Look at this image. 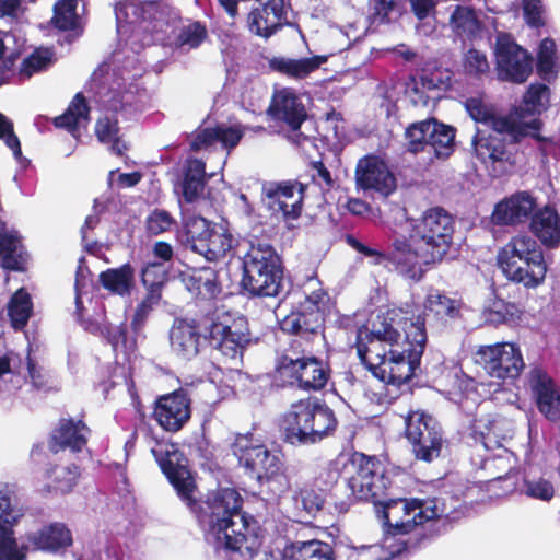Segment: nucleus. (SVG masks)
I'll use <instances>...</instances> for the list:
<instances>
[{
  "mask_svg": "<svg viewBox=\"0 0 560 560\" xmlns=\"http://www.w3.org/2000/svg\"><path fill=\"white\" fill-rule=\"evenodd\" d=\"M178 498L196 517L200 528L215 540L217 547L229 560H250L258 552L261 540L257 522L243 512V497L234 488L209 491L197 500V483L187 465V457H155Z\"/></svg>",
  "mask_w": 560,
  "mask_h": 560,
  "instance_id": "nucleus-1",
  "label": "nucleus"
},
{
  "mask_svg": "<svg viewBox=\"0 0 560 560\" xmlns=\"http://www.w3.org/2000/svg\"><path fill=\"white\" fill-rule=\"evenodd\" d=\"M353 482L361 498L371 499L386 536L412 535L402 542V550L407 552L429 546L448 530L455 518L452 514L457 506L447 509L439 498H392L388 493L389 480L381 462L374 472V482H368L366 475L355 477Z\"/></svg>",
  "mask_w": 560,
  "mask_h": 560,
  "instance_id": "nucleus-2",
  "label": "nucleus"
},
{
  "mask_svg": "<svg viewBox=\"0 0 560 560\" xmlns=\"http://www.w3.org/2000/svg\"><path fill=\"white\" fill-rule=\"evenodd\" d=\"M276 377L283 384L305 392L324 389L331 376L327 361L313 353V343L302 338H293L277 357Z\"/></svg>",
  "mask_w": 560,
  "mask_h": 560,
  "instance_id": "nucleus-3",
  "label": "nucleus"
},
{
  "mask_svg": "<svg viewBox=\"0 0 560 560\" xmlns=\"http://www.w3.org/2000/svg\"><path fill=\"white\" fill-rule=\"evenodd\" d=\"M498 265L505 278L526 289L544 283L548 270L540 244L528 235L513 236L498 253Z\"/></svg>",
  "mask_w": 560,
  "mask_h": 560,
  "instance_id": "nucleus-4",
  "label": "nucleus"
},
{
  "mask_svg": "<svg viewBox=\"0 0 560 560\" xmlns=\"http://www.w3.org/2000/svg\"><path fill=\"white\" fill-rule=\"evenodd\" d=\"M284 266L267 242L252 243L243 260L242 288L253 298H276L282 290Z\"/></svg>",
  "mask_w": 560,
  "mask_h": 560,
  "instance_id": "nucleus-5",
  "label": "nucleus"
},
{
  "mask_svg": "<svg viewBox=\"0 0 560 560\" xmlns=\"http://www.w3.org/2000/svg\"><path fill=\"white\" fill-rule=\"evenodd\" d=\"M407 315L401 308H389L372 330L365 325L358 328L354 342L357 355L372 375L374 366H382L387 358L392 343H397L402 334L409 330L411 323Z\"/></svg>",
  "mask_w": 560,
  "mask_h": 560,
  "instance_id": "nucleus-6",
  "label": "nucleus"
},
{
  "mask_svg": "<svg viewBox=\"0 0 560 560\" xmlns=\"http://www.w3.org/2000/svg\"><path fill=\"white\" fill-rule=\"evenodd\" d=\"M428 336L422 327L409 324L397 343L388 348V355L382 366H374L373 376L381 382L399 387L408 383L420 368Z\"/></svg>",
  "mask_w": 560,
  "mask_h": 560,
  "instance_id": "nucleus-7",
  "label": "nucleus"
},
{
  "mask_svg": "<svg viewBox=\"0 0 560 560\" xmlns=\"http://www.w3.org/2000/svg\"><path fill=\"white\" fill-rule=\"evenodd\" d=\"M346 243L355 252L364 255L365 257H373L375 265L388 262L395 269L413 280H420L423 273L421 265H435L438 264L431 255L425 254V248L419 242H416L409 235V238L400 237L392 242L388 252H382L372 248L352 234H346Z\"/></svg>",
  "mask_w": 560,
  "mask_h": 560,
  "instance_id": "nucleus-8",
  "label": "nucleus"
},
{
  "mask_svg": "<svg viewBox=\"0 0 560 560\" xmlns=\"http://www.w3.org/2000/svg\"><path fill=\"white\" fill-rule=\"evenodd\" d=\"M456 219L445 208L433 206L425 209L412 225L410 236L425 248L438 264L450 254L454 245Z\"/></svg>",
  "mask_w": 560,
  "mask_h": 560,
  "instance_id": "nucleus-9",
  "label": "nucleus"
},
{
  "mask_svg": "<svg viewBox=\"0 0 560 560\" xmlns=\"http://www.w3.org/2000/svg\"><path fill=\"white\" fill-rule=\"evenodd\" d=\"M329 300L328 292L322 288L305 294L298 306L279 322L280 330L313 343L324 330Z\"/></svg>",
  "mask_w": 560,
  "mask_h": 560,
  "instance_id": "nucleus-10",
  "label": "nucleus"
},
{
  "mask_svg": "<svg viewBox=\"0 0 560 560\" xmlns=\"http://www.w3.org/2000/svg\"><path fill=\"white\" fill-rule=\"evenodd\" d=\"M475 355L476 363L482 366L490 377L502 382L516 380L525 369L521 348L514 342L502 341L479 346Z\"/></svg>",
  "mask_w": 560,
  "mask_h": 560,
  "instance_id": "nucleus-11",
  "label": "nucleus"
},
{
  "mask_svg": "<svg viewBox=\"0 0 560 560\" xmlns=\"http://www.w3.org/2000/svg\"><path fill=\"white\" fill-rule=\"evenodd\" d=\"M209 345L228 359H241L252 341L248 322L238 316L228 320H212L208 328Z\"/></svg>",
  "mask_w": 560,
  "mask_h": 560,
  "instance_id": "nucleus-12",
  "label": "nucleus"
},
{
  "mask_svg": "<svg viewBox=\"0 0 560 560\" xmlns=\"http://www.w3.org/2000/svg\"><path fill=\"white\" fill-rule=\"evenodd\" d=\"M495 68L501 81L524 83L533 71V57L510 34L501 33L495 42Z\"/></svg>",
  "mask_w": 560,
  "mask_h": 560,
  "instance_id": "nucleus-13",
  "label": "nucleus"
},
{
  "mask_svg": "<svg viewBox=\"0 0 560 560\" xmlns=\"http://www.w3.org/2000/svg\"><path fill=\"white\" fill-rule=\"evenodd\" d=\"M405 435L415 455H439L446 439L441 423L430 413L410 411L405 420Z\"/></svg>",
  "mask_w": 560,
  "mask_h": 560,
  "instance_id": "nucleus-14",
  "label": "nucleus"
},
{
  "mask_svg": "<svg viewBox=\"0 0 560 560\" xmlns=\"http://www.w3.org/2000/svg\"><path fill=\"white\" fill-rule=\"evenodd\" d=\"M348 464L355 468V472L348 480V486L336 485L323 488L326 491L329 513L345 514L358 501L371 502V499H363L359 495L353 480L355 477H363L364 472H370L366 474L368 482H374V472L376 474L380 465L378 457H349L343 466L346 467Z\"/></svg>",
  "mask_w": 560,
  "mask_h": 560,
  "instance_id": "nucleus-15",
  "label": "nucleus"
},
{
  "mask_svg": "<svg viewBox=\"0 0 560 560\" xmlns=\"http://www.w3.org/2000/svg\"><path fill=\"white\" fill-rule=\"evenodd\" d=\"M464 302L462 299L450 296L445 291L430 289L423 301V312L416 319L409 317L413 326L422 327L427 332L425 325L442 330L462 318Z\"/></svg>",
  "mask_w": 560,
  "mask_h": 560,
  "instance_id": "nucleus-16",
  "label": "nucleus"
},
{
  "mask_svg": "<svg viewBox=\"0 0 560 560\" xmlns=\"http://www.w3.org/2000/svg\"><path fill=\"white\" fill-rule=\"evenodd\" d=\"M358 189L387 197L397 187L396 176L389 168L385 155L368 153L360 158L354 168Z\"/></svg>",
  "mask_w": 560,
  "mask_h": 560,
  "instance_id": "nucleus-17",
  "label": "nucleus"
},
{
  "mask_svg": "<svg viewBox=\"0 0 560 560\" xmlns=\"http://www.w3.org/2000/svg\"><path fill=\"white\" fill-rule=\"evenodd\" d=\"M23 514L14 492L8 485H0V560H26L12 529Z\"/></svg>",
  "mask_w": 560,
  "mask_h": 560,
  "instance_id": "nucleus-18",
  "label": "nucleus"
},
{
  "mask_svg": "<svg viewBox=\"0 0 560 560\" xmlns=\"http://www.w3.org/2000/svg\"><path fill=\"white\" fill-rule=\"evenodd\" d=\"M153 417L165 431H179L191 417L189 390L180 387L159 396L154 402Z\"/></svg>",
  "mask_w": 560,
  "mask_h": 560,
  "instance_id": "nucleus-19",
  "label": "nucleus"
},
{
  "mask_svg": "<svg viewBox=\"0 0 560 560\" xmlns=\"http://www.w3.org/2000/svg\"><path fill=\"white\" fill-rule=\"evenodd\" d=\"M306 189L307 185L299 180H282L270 183L264 192L271 211L280 212L284 221H293L302 214Z\"/></svg>",
  "mask_w": 560,
  "mask_h": 560,
  "instance_id": "nucleus-20",
  "label": "nucleus"
},
{
  "mask_svg": "<svg viewBox=\"0 0 560 560\" xmlns=\"http://www.w3.org/2000/svg\"><path fill=\"white\" fill-rule=\"evenodd\" d=\"M472 147L477 158L490 168L494 177L504 175L515 164V154L501 136H483L477 131L472 138Z\"/></svg>",
  "mask_w": 560,
  "mask_h": 560,
  "instance_id": "nucleus-21",
  "label": "nucleus"
},
{
  "mask_svg": "<svg viewBox=\"0 0 560 560\" xmlns=\"http://www.w3.org/2000/svg\"><path fill=\"white\" fill-rule=\"evenodd\" d=\"M90 434L91 430L82 419L60 418L48 435L47 447L52 454H79L86 447Z\"/></svg>",
  "mask_w": 560,
  "mask_h": 560,
  "instance_id": "nucleus-22",
  "label": "nucleus"
},
{
  "mask_svg": "<svg viewBox=\"0 0 560 560\" xmlns=\"http://www.w3.org/2000/svg\"><path fill=\"white\" fill-rule=\"evenodd\" d=\"M407 0H369L368 20L371 25H386L393 14H399ZM410 11L418 21H424L436 12L438 0H408Z\"/></svg>",
  "mask_w": 560,
  "mask_h": 560,
  "instance_id": "nucleus-23",
  "label": "nucleus"
},
{
  "mask_svg": "<svg viewBox=\"0 0 560 560\" xmlns=\"http://www.w3.org/2000/svg\"><path fill=\"white\" fill-rule=\"evenodd\" d=\"M172 351L185 360L196 358L208 334L202 332L200 323L195 318L176 317L168 332Z\"/></svg>",
  "mask_w": 560,
  "mask_h": 560,
  "instance_id": "nucleus-24",
  "label": "nucleus"
},
{
  "mask_svg": "<svg viewBox=\"0 0 560 560\" xmlns=\"http://www.w3.org/2000/svg\"><path fill=\"white\" fill-rule=\"evenodd\" d=\"M266 113L275 122L287 126L291 131H299L307 119L303 102L289 88L273 93Z\"/></svg>",
  "mask_w": 560,
  "mask_h": 560,
  "instance_id": "nucleus-25",
  "label": "nucleus"
},
{
  "mask_svg": "<svg viewBox=\"0 0 560 560\" xmlns=\"http://www.w3.org/2000/svg\"><path fill=\"white\" fill-rule=\"evenodd\" d=\"M168 28H172V32H174V27L168 21L156 19L152 32L156 40H160L164 46L176 49H197L208 38V28L200 21H191L183 25L174 36L167 34Z\"/></svg>",
  "mask_w": 560,
  "mask_h": 560,
  "instance_id": "nucleus-26",
  "label": "nucleus"
},
{
  "mask_svg": "<svg viewBox=\"0 0 560 560\" xmlns=\"http://www.w3.org/2000/svg\"><path fill=\"white\" fill-rule=\"evenodd\" d=\"M528 382L538 410L550 421L560 420V387L540 366L528 373Z\"/></svg>",
  "mask_w": 560,
  "mask_h": 560,
  "instance_id": "nucleus-27",
  "label": "nucleus"
},
{
  "mask_svg": "<svg viewBox=\"0 0 560 560\" xmlns=\"http://www.w3.org/2000/svg\"><path fill=\"white\" fill-rule=\"evenodd\" d=\"M535 208L536 199L528 191H517L495 203L491 221L499 226H515L526 222Z\"/></svg>",
  "mask_w": 560,
  "mask_h": 560,
  "instance_id": "nucleus-28",
  "label": "nucleus"
},
{
  "mask_svg": "<svg viewBox=\"0 0 560 560\" xmlns=\"http://www.w3.org/2000/svg\"><path fill=\"white\" fill-rule=\"evenodd\" d=\"M287 19L284 0H260L247 18L250 33L269 38L283 26Z\"/></svg>",
  "mask_w": 560,
  "mask_h": 560,
  "instance_id": "nucleus-29",
  "label": "nucleus"
},
{
  "mask_svg": "<svg viewBox=\"0 0 560 560\" xmlns=\"http://www.w3.org/2000/svg\"><path fill=\"white\" fill-rule=\"evenodd\" d=\"M317 405V398L307 397L291 406L287 415L289 425L285 429L284 442L292 445L314 443V439L308 438L307 431L311 430Z\"/></svg>",
  "mask_w": 560,
  "mask_h": 560,
  "instance_id": "nucleus-30",
  "label": "nucleus"
},
{
  "mask_svg": "<svg viewBox=\"0 0 560 560\" xmlns=\"http://www.w3.org/2000/svg\"><path fill=\"white\" fill-rule=\"evenodd\" d=\"M26 540L33 550L48 553H63L73 545L71 529L62 522H54L26 534Z\"/></svg>",
  "mask_w": 560,
  "mask_h": 560,
  "instance_id": "nucleus-31",
  "label": "nucleus"
},
{
  "mask_svg": "<svg viewBox=\"0 0 560 560\" xmlns=\"http://www.w3.org/2000/svg\"><path fill=\"white\" fill-rule=\"evenodd\" d=\"M185 288L198 300L213 301L222 293L219 271L211 266L189 268L180 273Z\"/></svg>",
  "mask_w": 560,
  "mask_h": 560,
  "instance_id": "nucleus-32",
  "label": "nucleus"
},
{
  "mask_svg": "<svg viewBox=\"0 0 560 560\" xmlns=\"http://www.w3.org/2000/svg\"><path fill=\"white\" fill-rule=\"evenodd\" d=\"M529 231L549 249L557 248L560 245V215L558 211L550 206L538 209L530 217Z\"/></svg>",
  "mask_w": 560,
  "mask_h": 560,
  "instance_id": "nucleus-33",
  "label": "nucleus"
},
{
  "mask_svg": "<svg viewBox=\"0 0 560 560\" xmlns=\"http://www.w3.org/2000/svg\"><path fill=\"white\" fill-rule=\"evenodd\" d=\"M441 488L444 494L459 503L458 506L482 502L486 497L480 482L470 481L458 472L446 474Z\"/></svg>",
  "mask_w": 560,
  "mask_h": 560,
  "instance_id": "nucleus-34",
  "label": "nucleus"
},
{
  "mask_svg": "<svg viewBox=\"0 0 560 560\" xmlns=\"http://www.w3.org/2000/svg\"><path fill=\"white\" fill-rule=\"evenodd\" d=\"M282 560H336L331 545L317 539L287 541Z\"/></svg>",
  "mask_w": 560,
  "mask_h": 560,
  "instance_id": "nucleus-35",
  "label": "nucleus"
},
{
  "mask_svg": "<svg viewBox=\"0 0 560 560\" xmlns=\"http://www.w3.org/2000/svg\"><path fill=\"white\" fill-rule=\"evenodd\" d=\"M98 283L110 294L129 296L136 287V270L130 262L107 268L98 275Z\"/></svg>",
  "mask_w": 560,
  "mask_h": 560,
  "instance_id": "nucleus-36",
  "label": "nucleus"
},
{
  "mask_svg": "<svg viewBox=\"0 0 560 560\" xmlns=\"http://www.w3.org/2000/svg\"><path fill=\"white\" fill-rule=\"evenodd\" d=\"M327 61L324 55H316L301 59L273 57L269 61L271 70L296 80L305 79Z\"/></svg>",
  "mask_w": 560,
  "mask_h": 560,
  "instance_id": "nucleus-37",
  "label": "nucleus"
},
{
  "mask_svg": "<svg viewBox=\"0 0 560 560\" xmlns=\"http://www.w3.org/2000/svg\"><path fill=\"white\" fill-rule=\"evenodd\" d=\"M450 27L460 40L472 42L480 36L483 24L471 7L456 5L450 15Z\"/></svg>",
  "mask_w": 560,
  "mask_h": 560,
  "instance_id": "nucleus-38",
  "label": "nucleus"
},
{
  "mask_svg": "<svg viewBox=\"0 0 560 560\" xmlns=\"http://www.w3.org/2000/svg\"><path fill=\"white\" fill-rule=\"evenodd\" d=\"M180 186L185 202L192 203L199 199L206 187V164L203 161L196 158L186 161Z\"/></svg>",
  "mask_w": 560,
  "mask_h": 560,
  "instance_id": "nucleus-39",
  "label": "nucleus"
},
{
  "mask_svg": "<svg viewBox=\"0 0 560 560\" xmlns=\"http://www.w3.org/2000/svg\"><path fill=\"white\" fill-rule=\"evenodd\" d=\"M231 448L233 455H275L282 452L278 442L268 443L266 436L255 430L236 434Z\"/></svg>",
  "mask_w": 560,
  "mask_h": 560,
  "instance_id": "nucleus-40",
  "label": "nucleus"
},
{
  "mask_svg": "<svg viewBox=\"0 0 560 560\" xmlns=\"http://www.w3.org/2000/svg\"><path fill=\"white\" fill-rule=\"evenodd\" d=\"M456 128L445 125L435 118H432V125L428 138V148L438 159H447L455 151Z\"/></svg>",
  "mask_w": 560,
  "mask_h": 560,
  "instance_id": "nucleus-41",
  "label": "nucleus"
},
{
  "mask_svg": "<svg viewBox=\"0 0 560 560\" xmlns=\"http://www.w3.org/2000/svg\"><path fill=\"white\" fill-rule=\"evenodd\" d=\"M91 107L82 92H78L63 114L54 118V125L57 128L74 132L79 128L80 121H90Z\"/></svg>",
  "mask_w": 560,
  "mask_h": 560,
  "instance_id": "nucleus-42",
  "label": "nucleus"
},
{
  "mask_svg": "<svg viewBox=\"0 0 560 560\" xmlns=\"http://www.w3.org/2000/svg\"><path fill=\"white\" fill-rule=\"evenodd\" d=\"M21 240L13 234L5 232V223L0 219V258L4 269L20 271L23 269Z\"/></svg>",
  "mask_w": 560,
  "mask_h": 560,
  "instance_id": "nucleus-43",
  "label": "nucleus"
},
{
  "mask_svg": "<svg viewBox=\"0 0 560 560\" xmlns=\"http://www.w3.org/2000/svg\"><path fill=\"white\" fill-rule=\"evenodd\" d=\"M233 247L232 234L223 229L218 230L215 226L210 231L203 244H199V253L207 260L212 261L222 258Z\"/></svg>",
  "mask_w": 560,
  "mask_h": 560,
  "instance_id": "nucleus-44",
  "label": "nucleus"
},
{
  "mask_svg": "<svg viewBox=\"0 0 560 560\" xmlns=\"http://www.w3.org/2000/svg\"><path fill=\"white\" fill-rule=\"evenodd\" d=\"M549 96L550 90L546 84L532 83L523 96L518 116L526 118L527 116L540 115L548 108Z\"/></svg>",
  "mask_w": 560,
  "mask_h": 560,
  "instance_id": "nucleus-45",
  "label": "nucleus"
},
{
  "mask_svg": "<svg viewBox=\"0 0 560 560\" xmlns=\"http://www.w3.org/2000/svg\"><path fill=\"white\" fill-rule=\"evenodd\" d=\"M33 303L30 293L21 288L14 292L8 304V315L15 330L23 329L32 315Z\"/></svg>",
  "mask_w": 560,
  "mask_h": 560,
  "instance_id": "nucleus-46",
  "label": "nucleus"
},
{
  "mask_svg": "<svg viewBox=\"0 0 560 560\" xmlns=\"http://www.w3.org/2000/svg\"><path fill=\"white\" fill-rule=\"evenodd\" d=\"M337 423L338 421L334 410L326 404H322L318 400L315 417L311 424V430L307 431V435L308 438L314 439L315 443L332 432L336 429Z\"/></svg>",
  "mask_w": 560,
  "mask_h": 560,
  "instance_id": "nucleus-47",
  "label": "nucleus"
},
{
  "mask_svg": "<svg viewBox=\"0 0 560 560\" xmlns=\"http://www.w3.org/2000/svg\"><path fill=\"white\" fill-rule=\"evenodd\" d=\"M214 225L200 215L189 217L184 223L187 244L195 253H199V244H203Z\"/></svg>",
  "mask_w": 560,
  "mask_h": 560,
  "instance_id": "nucleus-48",
  "label": "nucleus"
},
{
  "mask_svg": "<svg viewBox=\"0 0 560 560\" xmlns=\"http://www.w3.org/2000/svg\"><path fill=\"white\" fill-rule=\"evenodd\" d=\"M432 118L410 124L405 130L407 151L413 154L423 152L428 148V138Z\"/></svg>",
  "mask_w": 560,
  "mask_h": 560,
  "instance_id": "nucleus-49",
  "label": "nucleus"
},
{
  "mask_svg": "<svg viewBox=\"0 0 560 560\" xmlns=\"http://www.w3.org/2000/svg\"><path fill=\"white\" fill-rule=\"evenodd\" d=\"M51 24L55 28L66 32L74 31L78 25V15L73 0H59L54 5Z\"/></svg>",
  "mask_w": 560,
  "mask_h": 560,
  "instance_id": "nucleus-50",
  "label": "nucleus"
},
{
  "mask_svg": "<svg viewBox=\"0 0 560 560\" xmlns=\"http://www.w3.org/2000/svg\"><path fill=\"white\" fill-rule=\"evenodd\" d=\"M556 43L551 38H545L540 42L537 52V73L542 80H550V77L556 73Z\"/></svg>",
  "mask_w": 560,
  "mask_h": 560,
  "instance_id": "nucleus-51",
  "label": "nucleus"
},
{
  "mask_svg": "<svg viewBox=\"0 0 560 560\" xmlns=\"http://www.w3.org/2000/svg\"><path fill=\"white\" fill-rule=\"evenodd\" d=\"M52 485H48L46 491L55 493H68L75 486L80 476L78 467L55 466L50 469Z\"/></svg>",
  "mask_w": 560,
  "mask_h": 560,
  "instance_id": "nucleus-52",
  "label": "nucleus"
},
{
  "mask_svg": "<svg viewBox=\"0 0 560 560\" xmlns=\"http://www.w3.org/2000/svg\"><path fill=\"white\" fill-rule=\"evenodd\" d=\"M462 67L465 74L480 79L490 72V63L485 52L469 48L463 56Z\"/></svg>",
  "mask_w": 560,
  "mask_h": 560,
  "instance_id": "nucleus-53",
  "label": "nucleus"
},
{
  "mask_svg": "<svg viewBox=\"0 0 560 560\" xmlns=\"http://www.w3.org/2000/svg\"><path fill=\"white\" fill-rule=\"evenodd\" d=\"M522 492L532 499L549 502L555 497V487L546 478H530L526 475L523 479Z\"/></svg>",
  "mask_w": 560,
  "mask_h": 560,
  "instance_id": "nucleus-54",
  "label": "nucleus"
},
{
  "mask_svg": "<svg viewBox=\"0 0 560 560\" xmlns=\"http://www.w3.org/2000/svg\"><path fill=\"white\" fill-rule=\"evenodd\" d=\"M52 62V54L48 49H35L23 59L19 74L23 79H30L34 73L46 70Z\"/></svg>",
  "mask_w": 560,
  "mask_h": 560,
  "instance_id": "nucleus-55",
  "label": "nucleus"
},
{
  "mask_svg": "<svg viewBox=\"0 0 560 560\" xmlns=\"http://www.w3.org/2000/svg\"><path fill=\"white\" fill-rule=\"evenodd\" d=\"M523 311L515 304L498 299L489 310V319L497 324L517 323Z\"/></svg>",
  "mask_w": 560,
  "mask_h": 560,
  "instance_id": "nucleus-56",
  "label": "nucleus"
},
{
  "mask_svg": "<svg viewBox=\"0 0 560 560\" xmlns=\"http://www.w3.org/2000/svg\"><path fill=\"white\" fill-rule=\"evenodd\" d=\"M144 225L148 235L158 236L170 232L176 225V220L167 210L156 208L148 214Z\"/></svg>",
  "mask_w": 560,
  "mask_h": 560,
  "instance_id": "nucleus-57",
  "label": "nucleus"
},
{
  "mask_svg": "<svg viewBox=\"0 0 560 560\" xmlns=\"http://www.w3.org/2000/svg\"><path fill=\"white\" fill-rule=\"evenodd\" d=\"M0 139L12 150L16 160L20 162L23 160L30 163V161L22 156L21 143L18 136L14 133L13 122L2 113H0Z\"/></svg>",
  "mask_w": 560,
  "mask_h": 560,
  "instance_id": "nucleus-58",
  "label": "nucleus"
},
{
  "mask_svg": "<svg viewBox=\"0 0 560 560\" xmlns=\"http://www.w3.org/2000/svg\"><path fill=\"white\" fill-rule=\"evenodd\" d=\"M119 131L118 119L115 116L101 117L95 124V135L102 143H109L113 138L119 135Z\"/></svg>",
  "mask_w": 560,
  "mask_h": 560,
  "instance_id": "nucleus-59",
  "label": "nucleus"
},
{
  "mask_svg": "<svg viewBox=\"0 0 560 560\" xmlns=\"http://www.w3.org/2000/svg\"><path fill=\"white\" fill-rule=\"evenodd\" d=\"M218 139L223 149L232 150L242 140L244 130L241 126H226L224 124L217 125Z\"/></svg>",
  "mask_w": 560,
  "mask_h": 560,
  "instance_id": "nucleus-60",
  "label": "nucleus"
},
{
  "mask_svg": "<svg viewBox=\"0 0 560 560\" xmlns=\"http://www.w3.org/2000/svg\"><path fill=\"white\" fill-rule=\"evenodd\" d=\"M541 0H523V15L528 26L539 28L545 25Z\"/></svg>",
  "mask_w": 560,
  "mask_h": 560,
  "instance_id": "nucleus-61",
  "label": "nucleus"
},
{
  "mask_svg": "<svg viewBox=\"0 0 560 560\" xmlns=\"http://www.w3.org/2000/svg\"><path fill=\"white\" fill-rule=\"evenodd\" d=\"M464 106L469 116L477 122H488L493 118L491 109L488 108L481 97H468L465 100Z\"/></svg>",
  "mask_w": 560,
  "mask_h": 560,
  "instance_id": "nucleus-62",
  "label": "nucleus"
},
{
  "mask_svg": "<svg viewBox=\"0 0 560 560\" xmlns=\"http://www.w3.org/2000/svg\"><path fill=\"white\" fill-rule=\"evenodd\" d=\"M310 168L313 171L311 177L314 184L318 185L325 191L334 187L335 180L331 172L322 160L310 162Z\"/></svg>",
  "mask_w": 560,
  "mask_h": 560,
  "instance_id": "nucleus-63",
  "label": "nucleus"
},
{
  "mask_svg": "<svg viewBox=\"0 0 560 560\" xmlns=\"http://www.w3.org/2000/svg\"><path fill=\"white\" fill-rule=\"evenodd\" d=\"M302 504L308 513L327 510L326 491L316 487L305 490L302 494Z\"/></svg>",
  "mask_w": 560,
  "mask_h": 560,
  "instance_id": "nucleus-64",
  "label": "nucleus"
}]
</instances>
